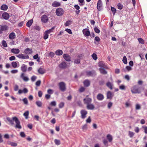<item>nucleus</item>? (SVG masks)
Returning <instances> with one entry per match:
<instances>
[{
  "mask_svg": "<svg viewBox=\"0 0 147 147\" xmlns=\"http://www.w3.org/2000/svg\"><path fill=\"white\" fill-rule=\"evenodd\" d=\"M111 9L112 11L113 12V14L114 15L116 13V9L115 7H111Z\"/></svg>",
  "mask_w": 147,
  "mask_h": 147,
  "instance_id": "obj_42",
  "label": "nucleus"
},
{
  "mask_svg": "<svg viewBox=\"0 0 147 147\" xmlns=\"http://www.w3.org/2000/svg\"><path fill=\"white\" fill-rule=\"evenodd\" d=\"M61 3L60 2L56 1H55L52 3V6L53 7H58L61 5Z\"/></svg>",
  "mask_w": 147,
  "mask_h": 147,
  "instance_id": "obj_18",
  "label": "nucleus"
},
{
  "mask_svg": "<svg viewBox=\"0 0 147 147\" xmlns=\"http://www.w3.org/2000/svg\"><path fill=\"white\" fill-rule=\"evenodd\" d=\"M135 133L130 131H129L128 132V135L130 138H132L134 136Z\"/></svg>",
  "mask_w": 147,
  "mask_h": 147,
  "instance_id": "obj_36",
  "label": "nucleus"
},
{
  "mask_svg": "<svg viewBox=\"0 0 147 147\" xmlns=\"http://www.w3.org/2000/svg\"><path fill=\"white\" fill-rule=\"evenodd\" d=\"M64 11L63 9L59 8L56 9L55 13L58 16H62L64 13Z\"/></svg>",
  "mask_w": 147,
  "mask_h": 147,
  "instance_id": "obj_4",
  "label": "nucleus"
},
{
  "mask_svg": "<svg viewBox=\"0 0 147 147\" xmlns=\"http://www.w3.org/2000/svg\"><path fill=\"white\" fill-rule=\"evenodd\" d=\"M21 70L23 72H25L26 71L27 67L25 65L22 66L21 67Z\"/></svg>",
  "mask_w": 147,
  "mask_h": 147,
  "instance_id": "obj_38",
  "label": "nucleus"
},
{
  "mask_svg": "<svg viewBox=\"0 0 147 147\" xmlns=\"http://www.w3.org/2000/svg\"><path fill=\"white\" fill-rule=\"evenodd\" d=\"M41 18L42 22L44 23H47L49 20L48 17L46 15H43Z\"/></svg>",
  "mask_w": 147,
  "mask_h": 147,
  "instance_id": "obj_8",
  "label": "nucleus"
},
{
  "mask_svg": "<svg viewBox=\"0 0 147 147\" xmlns=\"http://www.w3.org/2000/svg\"><path fill=\"white\" fill-rule=\"evenodd\" d=\"M2 45L3 47H6L7 46V44L6 43V42L4 40H3L2 41Z\"/></svg>",
  "mask_w": 147,
  "mask_h": 147,
  "instance_id": "obj_45",
  "label": "nucleus"
},
{
  "mask_svg": "<svg viewBox=\"0 0 147 147\" xmlns=\"http://www.w3.org/2000/svg\"><path fill=\"white\" fill-rule=\"evenodd\" d=\"M83 83L84 86L86 87L89 86L90 84V82L88 80H85L84 81Z\"/></svg>",
  "mask_w": 147,
  "mask_h": 147,
  "instance_id": "obj_20",
  "label": "nucleus"
},
{
  "mask_svg": "<svg viewBox=\"0 0 147 147\" xmlns=\"http://www.w3.org/2000/svg\"><path fill=\"white\" fill-rule=\"evenodd\" d=\"M54 142L55 144L57 145H59L60 144V142L59 140L55 139L54 140Z\"/></svg>",
  "mask_w": 147,
  "mask_h": 147,
  "instance_id": "obj_46",
  "label": "nucleus"
},
{
  "mask_svg": "<svg viewBox=\"0 0 147 147\" xmlns=\"http://www.w3.org/2000/svg\"><path fill=\"white\" fill-rule=\"evenodd\" d=\"M48 35L49 34L47 33L46 32L44 33V36L43 38L45 40H46L47 39L48 37Z\"/></svg>",
  "mask_w": 147,
  "mask_h": 147,
  "instance_id": "obj_37",
  "label": "nucleus"
},
{
  "mask_svg": "<svg viewBox=\"0 0 147 147\" xmlns=\"http://www.w3.org/2000/svg\"><path fill=\"white\" fill-rule=\"evenodd\" d=\"M29 114V112L28 111H26L23 114V115L25 117L26 119H27L28 118V116Z\"/></svg>",
  "mask_w": 147,
  "mask_h": 147,
  "instance_id": "obj_32",
  "label": "nucleus"
},
{
  "mask_svg": "<svg viewBox=\"0 0 147 147\" xmlns=\"http://www.w3.org/2000/svg\"><path fill=\"white\" fill-rule=\"evenodd\" d=\"M2 17L4 19L7 20L9 18V16L8 13L5 12L2 14Z\"/></svg>",
  "mask_w": 147,
  "mask_h": 147,
  "instance_id": "obj_13",
  "label": "nucleus"
},
{
  "mask_svg": "<svg viewBox=\"0 0 147 147\" xmlns=\"http://www.w3.org/2000/svg\"><path fill=\"white\" fill-rule=\"evenodd\" d=\"M58 86L60 90L61 91L64 92L66 90V85L64 82H61L59 83Z\"/></svg>",
  "mask_w": 147,
  "mask_h": 147,
  "instance_id": "obj_3",
  "label": "nucleus"
},
{
  "mask_svg": "<svg viewBox=\"0 0 147 147\" xmlns=\"http://www.w3.org/2000/svg\"><path fill=\"white\" fill-rule=\"evenodd\" d=\"M80 113L81 115V118L84 119L86 117V115L87 114V111L85 110H82L81 111Z\"/></svg>",
  "mask_w": 147,
  "mask_h": 147,
  "instance_id": "obj_6",
  "label": "nucleus"
},
{
  "mask_svg": "<svg viewBox=\"0 0 147 147\" xmlns=\"http://www.w3.org/2000/svg\"><path fill=\"white\" fill-rule=\"evenodd\" d=\"M67 65H59V67L61 68L64 69L66 67Z\"/></svg>",
  "mask_w": 147,
  "mask_h": 147,
  "instance_id": "obj_59",
  "label": "nucleus"
},
{
  "mask_svg": "<svg viewBox=\"0 0 147 147\" xmlns=\"http://www.w3.org/2000/svg\"><path fill=\"white\" fill-rule=\"evenodd\" d=\"M36 104L39 107H41L42 105V103L41 102L39 101H36Z\"/></svg>",
  "mask_w": 147,
  "mask_h": 147,
  "instance_id": "obj_34",
  "label": "nucleus"
},
{
  "mask_svg": "<svg viewBox=\"0 0 147 147\" xmlns=\"http://www.w3.org/2000/svg\"><path fill=\"white\" fill-rule=\"evenodd\" d=\"M75 63L79 64L80 62V60L79 59H75L74 61Z\"/></svg>",
  "mask_w": 147,
  "mask_h": 147,
  "instance_id": "obj_49",
  "label": "nucleus"
},
{
  "mask_svg": "<svg viewBox=\"0 0 147 147\" xmlns=\"http://www.w3.org/2000/svg\"><path fill=\"white\" fill-rule=\"evenodd\" d=\"M41 81L40 80H39L37 81L36 83V85L37 86H39L40 84Z\"/></svg>",
  "mask_w": 147,
  "mask_h": 147,
  "instance_id": "obj_57",
  "label": "nucleus"
},
{
  "mask_svg": "<svg viewBox=\"0 0 147 147\" xmlns=\"http://www.w3.org/2000/svg\"><path fill=\"white\" fill-rule=\"evenodd\" d=\"M36 78H37L36 76H33L31 77V80L32 81L34 82L36 80Z\"/></svg>",
  "mask_w": 147,
  "mask_h": 147,
  "instance_id": "obj_52",
  "label": "nucleus"
},
{
  "mask_svg": "<svg viewBox=\"0 0 147 147\" xmlns=\"http://www.w3.org/2000/svg\"><path fill=\"white\" fill-rule=\"evenodd\" d=\"M139 42L142 44H144V40L141 38H140L138 39Z\"/></svg>",
  "mask_w": 147,
  "mask_h": 147,
  "instance_id": "obj_48",
  "label": "nucleus"
},
{
  "mask_svg": "<svg viewBox=\"0 0 147 147\" xmlns=\"http://www.w3.org/2000/svg\"><path fill=\"white\" fill-rule=\"evenodd\" d=\"M38 55L36 54L33 56V58L34 59H37V61H39L40 60V58H38Z\"/></svg>",
  "mask_w": 147,
  "mask_h": 147,
  "instance_id": "obj_39",
  "label": "nucleus"
},
{
  "mask_svg": "<svg viewBox=\"0 0 147 147\" xmlns=\"http://www.w3.org/2000/svg\"><path fill=\"white\" fill-rule=\"evenodd\" d=\"M50 105L52 106L55 107L56 105V102L55 101H52L50 103Z\"/></svg>",
  "mask_w": 147,
  "mask_h": 147,
  "instance_id": "obj_50",
  "label": "nucleus"
},
{
  "mask_svg": "<svg viewBox=\"0 0 147 147\" xmlns=\"http://www.w3.org/2000/svg\"><path fill=\"white\" fill-rule=\"evenodd\" d=\"M6 119L11 125H13L14 124L13 121H15L16 124L15 126V127L16 128H18L19 129L22 128L20 122L16 117H13L12 118V119L9 117H7V118Z\"/></svg>",
  "mask_w": 147,
  "mask_h": 147,
  "instance_id": "obj_1",
  "label": "nucleus"
},
{
  "mask_svg": "<svg viewBox=\"0 0 147 147\" xmlns=\"http://www.w3.org/2000/svg\"><path fill=\"white\" fill-rule=\"evenodd\" d=\"M83 101L85 104L87 105L91 103L92 99L90 98H86L84 99Z\"/></svg>",
  "mask_w": 147,
  "mask_h": 147,
  "instance_id": "obj_5",
  "label": "nucleus"
},
{
  "mask_svg": "<svg viewBox=\"0 0 147 147\" xmlns=\"http://www.w3.org/2000/svg\"><path fill=\"white\" fill-rule=\"evenodd\" d=\"M94 40L97 42H98L100 41V39L98 36H96L95 37Z\"/></svg>",
  "mask_w": 147,
  "mask_h": 147,
  "instance_id": "obj_60",
  "label": "nucleus"
},
{
  "mask_svg": "<svg viewBox=\"0 0 147 147\" xmlns=\"http://www.w3.org/2000/svg\"><path fill=\"white\" fill-rule=\"evenodd\" d=\"M65 31H66L67 33L69 34H72V32L71 30L70 29L67 28L65 29Z\"/></svg>",
  "mask_w": 147,
  "mask_h": 147,
  "instance_id": "obj_54",
  "label": "nucleus"
},
{
  "mask_svg": "<svg viewBox=\"0 0 147 147\" xmlns=\"http://www.w3.org/2000/svg\"><path fill=\"white\" fill-rule=\"evenodd\" d=\"M107 86L109 88H110L112 90L113 88H112V84L110 82H108L106 84Z\"/></svg>",
  "mask_w": 147,
  "mask_h": 147,
  "instance_id": "obj_31",
  "label": "nucleus"
},
{
  "mask_svg": "<svg viewBox=\"0 0 147 147\" xmlns=\"http://www.w3.org/2000/svg\"><path fill=\"white\" fill-rule=\"evenodd\" d=\"M86 74L88 76H93L96 75L95 71L92 70L91 71H88L86 72Z\"/></svg>",
  "mask_w": 147,
  "mask_h": 147,
  "instance_id": "obj_9",
  "label": "nucleus"
},
{
  "mask_svg": "<svg viewBox=\"0 0 147 147\" xmlns=\"http://www.w3.org/2000/svg\"><path fill=\"white\" fill-rule=\"evenodd\" d=\"M102 3L101 0H98L97 3V7L98 10L99 11H100L101 10V7H102Z\"/></svg>",
  "mask_w": 147,
  "mask_h": 147,
  "instance_id": "obj_11",
  "label": "nucleus"
},
{
  "mask_svg": "<svg viewBox=\"0 0 147 147\" xmlns=\"http://www.w3.org/2000/svg\"><path fill=\"white\" fill-rule=\"evenodd\" d=\"M19 87L17 85H16L14 87V90L15 91H17Z\"/></svg>",
  "mask_w": 147,
  "mask_h": 147,
  "instance_id": "obj_64",
  "label": "nucleus"
},
{
  "mask_svg": "<svg viewBox=\"0 0 147 147\" xmlns=\"http://www.w3.org/2000/svg\"><path fill=\"white\" fill-rule=\"evenodd\" d=\"M63 57L65 60L67 61H71V57L70 56L67 54H64L63 55Z\"/></svg>",
  "mask_w": 147,
  "mask_h": 147,
  "instance_id": "obj_7",
  "label": "nucleus"
},
{
  "mask_svg": "<svg viewBox=\"0 0 147 147\" xmlns=\"http://www.w3.org/2000/svg\"><path fill=\"white\" fill-rule=\"evenodd\" d=\"M63 53L62 51L60 49L57 50L56 51L55 53L56 55L58 56H60L62 55Z\"/></svg>",
  "mask_w": 147,
  "mask_h": 147,
  "instance_id": "obj_21",
  "label": "nucleus"
},
{
  "mask_svg": "<svg viewBox=\"0 0 147 147\" xmlns=\"http://www.w3.org/2000/svg\"><path fill=\"white\" fill-rule=\"evenodd\" d=\"M113 103L111 102H109L108 104V108L109 109H110L111 107L112 106Z\"/></svg>",
  "mask_w": 147,
  "mask_h": 147,
  "instance_id": "obj_55",
  "label": "nucleus"
},
{
  "mask_svg": "<svg viewBox=\"0 0 147 147\" xmlns=\"http://www.w3.org/2000/svg\"><path fill=\"white\" fill-rule=\"evenodd\" d=\"M141 107L140 105L137 104L136 106V110H139L140 109Z\"/></svg>",
  "mask_w": 147,
  "mask_h": 147,
  "instance_id": "obj_58",
  "label": "nucleus"
},
{
  "mask_svg": "<svg viewBox=\"0 0 147 147\" xmlns=\"http://www.w3.org/2000/svg\"><path fill=\"white\" fill-rule=\"evenodd\" d=\"M8 144L13 147H16L17 145V144L16 143L11 142H8Z\"/></svg>",
  "mask_w": 147,
  "mask_h": 147,
  "instance_id": "obj_33",
  "label": "nucleus"
},
{
  "mask_svg": "<svg viewBox=\"0 0 147 147\" xmlns=\"http://www.w3.org/2000/svg\"><path fill=\"white\" fill-rule=\"evenodd\" d=\"M129 65V66H127L125 67L126 69L124 70L125 71H126V70L128 71H129L131 70V67L133 66V65Z\"/></svg>",
  "mask_w": 147,
  "mask_h": 147,
  "instance_id": "obj_26",
  "label": "nucleus"
},
{
  "mask_svg": "<svg viewBox=\"0 0 147 147\" xmlns=\"http://www.w3.org/2000/svg\"><path fill=\"white\" fill-rule=\"evenodd\" d=\"M17 56L20 58H21L22 59H25L26 58H27V57H29L27 55L26 56H25L23 54H19L17 55Z\"/></svg>",
  "mask_w": 147,
  "mask_h": 147,
  "instance_id": "obj_24",
  "label": "nucleus"
},
{
  "mask_svg": "<svg viewBox=\"0 0 147 147\" xmlns=\"http://www.w3.org/2000/svg\"><path fill=\"white\" fill-rule=\"evenodd\" d=\"M48 56L51 58L53 57L55 55V53L52 52H51L49 53H48Z\"/></svg>",
  "mask_w": 147,
  "mask_h": 147,
  "instance_id": "obj_35",
  "label": "nucleus"
},
{
  "mask_svg": "<svg viewBox=\"0 0 147 147\" xmlns=\"http://www.w3.org/2000/svg\"><path fill=\"white\" fill-rule=\"evenodd\" d=\"M85 90V88L84 87H81L79 89V91L81 92H83Z\"/></svg>",
  "mask_w": 147,
  "mask_h": 147,
  "instance_id": "obj_62",
  "label": "nucleus"
},
{
  "mask_svg": "<svg viewBox=\"0 0 147 147\" xmlns=\"http://www.w3.org/2000/svg\"><path fill=\"white\" fill-rule=\"evenodd\" d=\"M94 30L95 32L97 33H99L100 32V30L97 27L94 28Z\"/></svg>",
  "mask_w": 147,
  "mask_h": 147,
  "instance_id": "obj_56",
  "label": "nucleus"
},
{
  "mask_svg": "<svg viewBox=\"0 0 147 147\" xmlns=\"http://www.w3.org/2000/svg\"><path fill=\"white\" fill-rule=\"evenodd\" d=\"M33 22V20L32 19H31L30 20H29L26 23V25L28 27H30L32 24Z\"/></svg>",
  "mask_w": 147,
  "mask_h": 147,
  "instance_id": "obj_28",
  "label": "nucleus"
},
{
  "mask_svg": "<svg viewBox=\"0 0 147 147\" xmlns=\"http://www.w3.org/2000/svg\"><path fill=\"white\" fill-rule=\"evenodd\" d=\"M107 98L111 99L112 97V94L110 91H108L107 94Z\"/></svg>",
  "mask_w": 147,
  "mask_h": 147,
  "instance_id": "obj_29",
  "label": "nucleus"
},
{
  "mask_svg": "<svg viewBox=\"0 0 147 147\" xmlns=\"http://www.w3.org/2000/svg\"><path fill=\"white\" fill-rule=\"evenodd\" d=\"M99 65V66L100 67L99 68V70L101 73L103 74H107V72L105 70L104 68L100 66L101 65Z\"/></svg>",
  "mask_w": 147,
  "mask_h": 147,
  "instance_id": "obj_15",
  "label": "nucleus"
},
{
  "mask_svg": "<svg viewBox=\"0 0 147 147\" xmlns=\"http://www.w3.org/2000/svg\"><path fill=\"white\" fill-rule=\"evenodd\" d=\"M7 28V27L6 26L0 25V34L2 33L3 31L6 30Z\"/></svg>",
  "mask_w": 147,
  "mask_h": 147,
  "instance_id": "obj_10",
  "label": "nucleus"
},
{
  "mask_svg": "<svg viewBox=\"0 0 147 147\" xmlns=\"http://www.w3.org/2000/svg\"><path fill=\"white\" fill-rule=\"evenodd\" d=\"M11 52L12 53L16 54H18L20 53V50L18 49H12L11 50Z\"/></svg>",
  "mask_w": 147,
  "mask_h": 147,
  "instance_id": "obj_19",
  "label": "nucleus"
},
{
  "mask_svg": "<svg viewBox=\"0 0 147 147\" xmlns=\"http://www.w3.org/2000/svg\"><path fill=\"white\" fill-rule=\"evenodd\" d=\"M103 143L105 146H107L108 142L106 139H104L103 140Z\"/></svg>",
  "mask_w": 147,
  "mask_h": 147,
  "instance_id": "obj_61",
  "label": "nucleus"
},
{
  "mask_svg": "<svg viewBox=\"0 0 147 147\" xmlns=\"http://www.w3.org/2000/svg\"><path fill=\"white\" fill-rule=\"evenodd\" d=\"M64 103L61 102L59 105V107L60 108H62L64 107Z\"/></svg>",
  "mask_w": 147,
  "mask_h": 147,
  "instance_id": "obj_44",
  "label": "nucleus"
},
{
  "mask_svg": "<svg viewBox=\"0 0 147 147\" xmlns=\"http://www.w3.org/2000/svg\"><path fill=\"white\" fill-rule=\"evenodd\" d=\"M123 7V5L120 3H119L117 4L118 8L119 9H122Z\"/></svg>",
  "mask_w": 147,
  "mask_h": 147,
  "instance_id": "obj_43",
  "label": "nucleus"
},
{
  "mask_svg": "<svg viewBox=\"0 0 147 147\" xmlns=\"http://www.w3.org/2000/svg\"><path fill=\"white\" fill-rule=\"evenodd\" d=\"M86 108L88 109L93 110L94 109L95 107L94 105L90 103L87 105Z\"/></svg>",
  "mask_w": 147,
  "mask_h": 147,
  "instance_id": "obj_16",
  "label": "nucleus"
},
{
  "mask_svg": "<svg viewBox=\"0 0 147 147\" xmlns=\"http://www.w3.org/2000/svg\"><path fill=\"white\" fill-rule=\"evenodd\" d=\"M92 57L93 59L95 60H96L97 59V55L94 53L92 55Z\"/></svg>",
  "mask_w": 147,
  "mask_h": 147,
  "instance_id": "obj_40",
  "label": "nucleus"
},
{
  "mask_svg": "<svg viewBox=\"0 0 147 147\" xmlns=\"http://www.w3.org/2000/svg\"><path fill=\"white\" fill-rule=\"evenodd\" d=\"M8 9V6L6 5H3L1 7V9L3 10H6Z\"/></svg>",
  "mask_w": 147,
  "mask_h": 147,
  "instance_id": "obj_27",
  "label": "nucleus"
},
{
  "mask_svg": "<svg viewBox=\"0 0 147 147\" xmlns=\"http://www.w3.org/2000/svg\"><path fill=\"white\" fill-rule=\"evenodd\" d=\"M107 138L109 142H111L113 140V137L110 134H108L107 136Z\"/></svg>",
  "mask_w": 147,
  "mask_h": 147,
  "instance_id": "obj_25",
  "label": "nucleus"
},
{
  "mask_svg": "<svg viewBox=\"0 0 147 147\" xmlns=\"http://www.w3.org/2000/svg\"><path fill=\"white\" fill-rule=\"evenodd\" d=\"M32 49H30L28 48L26 49L24 51L25 53L28 54H31L32 53Z\"/></svg>",
  "mask_w": 147,
  "mask_h": 147,
  "instance_id": "obj_23",
  "label": "nucleus"
},
{
  "mask_svg": "<svg viewBox=\"0 0 147 147\" xmlns=\"http://www.w3.org/2000/svg\"><path fill=\"white\" fill-rule=\"evenodd\" d=\"M142 128L144 130V132L146 134H147V127L145 126H143Z\"/></svg>",
  "mask_w": 147,
  "mask_h": 147,
  "instance_id": "obj_47",
  "label": "nucleus"
},
{
  "mask_svg": "<svg viewBox=\"0 0 147 147\" xmlns=\"http://www.w3.org/2000/svg\"><path fill=\"white\" fill-rule=\"evenodd\" d=\"M38 94L39 97H41L42 94V92L41 91H39L38 92Z\"/></svg>",
  "mask_w": 147,
  "mask_h": 147,
  "instance_id": "obj_63",
  "label": "nucleus"
},
{
  "mask_svg": "<svg viewBox=\"0 0 147 147\" xmlns=\"http://www.w3.org/2000/svg\"><path fill=\"white\" fill-rule=\"evenodd\" d=\"M119 88L122 90H125V87L124 85H122L119 86Z\"/></svg>",
  "mask_w": 147,
  "mask_h": 147,
  "instance_id": "obj_51",
  "label": "nucleus"
},
{
  "mask_svg": "<svg viewBox=\"0 0 147 147\" xmlns=\"http://www.w3.org/2000/svg\"><path fill=\"white\" fill-rule=\"evenodd\" d=\"M104 98L103 95L101 94H98L97 96V98L99 100H102Z\"/></svg>",
  "mask_w": 147,
  "mask_h": 147,
  "instance_id": "obj_17",
  "label": "nucleus"
},
{
  "mask_svg": "<svg viewBox=\"0 0 147 147\" xmlns=\"http://www.w3.org/2000/svg\"><path fill=\"white\" fill-rule=\"evenodd\" d=\"M84 35L86 36H89L90 35V32L88 30L85 29L82 31Z\"/></svg>",
  "mask_w": 147,
  "mask_h": 147,
  "instance_id": "obj_12",
  "label": "nucleus"
},
{
  "mask_svg": "<svg viewBox=\"0 0 147 147\" xmlns=\"http://www.w3.org/2000/svg\"><path fill=\"white\" fill-rule=\"evenodd\" d=\"M16 34L14 32L11 33L9 35V38L11 40L13 39L16 37Z\"/></svg>",
  "mask_w": 147,
  "mask_h": 147,
  "instance_id": "obj_22",
  "label": "nucleus"
},
{
  "mask_svg": "<svg viewBox=\"0 0 147 147\" xmlns=\"http://www.w3.org/2000/svg\"><path fill=\"white\" fill-rule=\"evenodd\" d=\"M24 73H22L20 76V77L25 82H27L29 80V78L27 76H24Z\"/></svg>",
  "mask_w": 147,
  "mask_h": 147,
  "instance_id": "obj_14",
  "label": "nucleus"
},
{
  "mask_svg": "<svg viewBox=\"0 0 147 147\" xmlns=\"http://www.w3.org/2000/svg\"><path fill=\"white\" fill-rule=\"evenodd\" d=\"M38 72L41 74H44L45 72V70L42 68H39L38 70Z\"/></svg>",
  "mask_w": 147,
  "mask_h": 147,
  "instance_id": "obj_30",
  "label": "nucleus"
},
{
  "mask_svg": "<svg viewBox=\"0 0 147 147\" xmlns=\"http://www.w3.org/2000/svg\"><path fill=\"white\" fill-rule=\"evenodd\" d=\"M23 101L24 103L26 105L28 104V101L26 98H24L23 99Z\"/></svg>",
  "mask_w": 147,
  "mask_h": 147,
  "instance_id": "obj_53",
  "label": "nucleus"
},
{
  "mask_svg": "<svg viewBox=\"0 0 147 147\" xmlns=\"http://www.w3.org/2000/svg\"><path fill=\"white\" fill-rule=\"evenodd\" d=\"M131 91L133 94H139L141 92L139 86L138 85H134L131 87Z\"/></svg>",
  "mask_w": 147,
  "mask_h": 147,
  "instance_id": "obj_2",
  "label": "nucleus"
},
{
  "mask_svg": "<svg viewBox=\"0 0 147 147\" xmlns=\"http://www.w3.org/2000/svg\"><path fill=\"white\" fill-rule=\"evenodd\" d=\"M123 61L125 64H127V58L125 56H124L123 59Z\"/></svg>",
  "mask_w": 147,
  "mask_h": 147,
  "instance_id": "obj_41",
  "label": "nucleus"
}]
</instances>
